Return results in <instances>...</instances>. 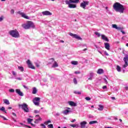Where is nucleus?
Instances as JSON below:
<instances>
[{
    "instance_id": "0e129e2a",
    "label": "nucleus",
    "mask_w": 128,
    "mask_h": 128,
    "mask_svg": "<svg viewBox=\"0 0 128 128\" xmlns=\"http://www.w3.org/2000/svg\"><path fill=\"white\" fill-rule=\"evenodd\" d=\"M36 118H40V115H36L35 116Z\"/></svg>"
},
{
    "instance_id": "338daca9",
    "label": "nucleus",
    "mask_w": 128,
    "mask_h": 128,
    "mask_svg": "<svg viewBox=\"0 0 128 128\" xmlns=\"http://www.w3.org/2000/svg\"><path fill=\"white\" fill-rule=\"evenodd\" d=\"M88 50V48H84V50H83V51L84 52H86V50Z\"/></svg>"
},
{
    "instance_id": "7c9ffc66",
    "label": "nucleus",
    "mask_w": 128,
    "mask_h": 128,
    "mask_svg": "<svg viewBox=\"0 0 128 128\" xmlns=\"http://www.w3.org/2000/svg\"><path fill=\"white\" fill-rule=\"evenodd\" d=\"M74 94H82V92L74 91Z\"/></svg>"
},
{
    "instance_id": "680f3d73",
    "label": "nucleus",
    "mask_w": 128,
    "mask_h": 128,
    "mask_svg": "<svg viewBox=\"0 0 128 128\" xmlns=\"http://www.w3.org/2000/svg\"><path fill=\"white\" fill-rule=\"evenodd\" d=\"M111 98L112 100H116V98L114 97H112Z\"/></svg>"
},
{
    "instance_id": "f257e3e1",
    "label": "nucleus",
    "mask_w": 128,
    "mask_h": 128,
    "mask_svg": "<svg viewBox=\"0 0 128 128\" xmlns=\"http://www.w3.org/2000/svg\"><path fill=\"white\" fill-rule=\"evenodd\" d=\"M113 8L116 12H120V14H124V12L126 10L124 6L118 2H116L114 4Z\"/></svg>"
},
{
    "instance_id": "a878e982",
    "label": "nucleus",
    "mask_w": 128,
    "mask_h": 128,
    "mask_svg": "<svg viewBox=\"0 0 128 128\" xmlns=\"http://www.w3.org/2000/svg\"><path fill=\"white\" fill-rule=\"evenodd\" d=\"M116 70H118V72H121L122 71V68H120V66L118 65L116 66Z\"/></svg>"
},
{
    "instance_id": "72a5a7b5",
    "label": "nucleus",
    "mask_w": 128,
    "mask_h": 128,
    "mask_svg": "<svg viewBox=\"0 0 128 128\" xmlns=\"http://www.w3.org/2000/svg\"><path fill=\"white\" fill-rule=\"evenodd\" d=\"M48 128H54V125L52 124H50L48 126Z\"/></svg>"
},
{
    "instance_id": "49530a36",
    "label": "nucleus",
    "mask_w": 128,
    "mask_h": 128,
    "mask_svg": "<svg viewBox=\"0 0 128 128\" xmlns=\"http://www.w3.org/2000/svg\"><path fill=\"white\" fill-rule=\"evenodd\" d=\"M12 74L13 76H16V72H14V71H12Z\"/></svg>"
},
{
    "instance_id": "a18cd8bd",
    "label": "nucleus",
    "mask_w": 128,
    "mask_h": 128,
    "mask_svg": "<svg viewBox=\"0 0 128 128\" xmlns=\"http://www.w3.org/2000/svg\"><path fill=\"white\" fill-rule=\"evenodd\" d=\"M4 20V16L0 17V22H2Z\"/></svg>"
},
{
    "instance_id": "13d9d810",
    "label": "nucleus",
    "mask_w": 128,
    "mask_h": 128,
    "mask_svg": "<svg viewBox=\"0 0 128 128\" xmlns=\"http://www.w3.org/2000/svg\"><path fill=\"white\" fill-rule=\"evenodd\" d=\"M47 122V123L48 124H50V122H52L50 120H48L46 121Z\"/></svg>"
},
{
    "instance_id": "b1692460",
    "label": "nucleus",
    "mask_w": 128,
    "mask_h": 128,
    "mask_svg": "<svg viewBox=\"0 0 128 128\" xmlns=\"http://www.w3.org/2000/svg\"><path fill=\"white\" fill-rule=\"evenodd\" d=\"M0 110H2V112H4L5 114H6V108H4V106H2L1 108H0Z\"/></svg>"
},
{
    "instance_id": "6e6d98bb",
    "label": "nucleus",
    "mask_w": 128,
    "mask_h": 128,
    "mask_svg": "<svg viewBox=\"0 0 128 128\" xmlns=\"http://www.w3.org/2000/svg\"><path fill=\"white\" fill-rule=\"evenodd\" d=\"M88 80H92V77H90V78H88Z\"/></svg>"
},
{
    "instance_id": "2f4dec72",
    "label": "nucleus",
    "mask_w": 128,
    "mask_h": 128,
    "mask_svg": "<svg viewBox=\"0 0 128 128\" xmlns=\"http://www.w3.org/2000/svg\"><path fill=\"white\" fill-rule=\"evenodd\" d=\"M73 82L74 84H78V80H76V78H74L73 80Z\"/></svg>"
},
{
    "instance_id": "bb28decb",
    "label": "nucleus",
    "mask_w": 128,
    "mask_h": 128,
    "mask_svg": "<svg viewBox=\"0 0 128 128\" xmlns=\"http://www.w3.org/2000/svg\"><path fill=\"white\" fill-rule=\"evenodd\" d=\"M40 120H42V118H40V117H39V118L38 119H36L34 121V123L35 124H38V122H40Z\"/></svg>"
},
{
    "instance_id": "e2e57ef3",
    "label": "nucleus",
    "mask_w": 128,
    "mask_h": 128,
    "mask_svg": "<svg viewBox=\"0 0 128 128\" xmlns=\"http://www.w3.org/2000/svg\"><path fill=\"white\" fill-rule=\"evenodd\" d=\"M125 89L126 90H128V86L125 87Z\"/></svg>"
},
{
    "instance_id": "4d7b16f0",
    "label": "nucleus",
    "mask_w": 128,
    "mask_h": 128,
    "mask_svg": "<svg viewBox=\"0 0 128 128\" xmlns=\"http://www.w3.org/2000/svg\"><path fill=\"white\" fill-rule=\"evenodd\" d=\"M106 86H104L102 87L103 90H104V88H106Z\"/></svg>"
},
{
    "instance_id": "052dcab7",
    "label": "nucleus",
    "mask_w": 128,
    "mask_h": 128,
    "mask_svg": "<svg viewBox=\"0 0 128 128\" xmlns=\"http://www.w3.org/2000/svg\"><path fill=\"white\" fill-rule=\"evenodd\" d=\"M23 87L24 88H28V87L24 85L23 86Z\"/></svg>"
},
{
    "instance_id": "69168bd1",
    "label": "nucleus",
    "mask_w": 128,
    "mask_h": 128,
    "mask_svg": "<svg viewBox=\"0 0 128 128\" xmlns=\"http://www.w3.org/2000/svg\"><path fill=\"white\" fill-rule=\"evenodd\" d=\"M17 80H22V78H17Z\"/></svg>"
},
{
    "instance_id": "7ed1b4c3",
    "label": "nucleus",
    "mask_w": 128,
    "mask_h": 128,
    "mask_svg": "<svg viewBox=\"0 0 128 128\" xmlns=\"http://www.w3.org/2000/svg\"><path fill=\"white\" fill-rule=\"evenodd\" d=\"M22 26L24 28V30H28L30 28H35L34 24L32 21H28L26 24H22Z\"/></svg>"
},
{
    "instance_id": "f03ea898",
    "label": "nucleus",
    "mask_w": 128,
    "mask_h": 128,
    "mask_svg": "<svg viewBox=\"0 0 128 128\" xmlns=\"http://www.w3.org/2000/svg\"><path fill=\"white\" fill-rule=\"evenodd\" d=\"M65 2L66 4H68V6L70 8H76V4H78L80 0H65Z\"/></svg>"
},
{
    "instance_id": "1a4fd4ad",
    "label": "nucleus",
    "mask_w": 128,
    "mask_h": 128,
    "mask_svg": "<svg viewBox=\"0 0 128 128\" xmlns=\"http://www.w3.org/2000/svg\"><path fill=\"white\" fill-rule=\"evenodd\" d=\"M26 64L30 68H32V70H35L36 68L32 65V62H30V60H28L26 61Z\"/></svg>"
},
{
    "instance_id": "bf43d9fd",
    "label": "nucleus",
    "mask_w": 128,
    "mask_h": 128,
    "mask_svg": "<svg viewBox=\"0 0 128 128\" xmlns=\"http://www.w3.org/2000/svg\"><path fill=\"white\" fill-rule=\"evenodd\" d=\"M2 118H4V120H6V118L4 116H2Z\"/></svg>"
},
{
    "instance_id": "5fc2aeb1",
    "label": "nucleus",
    "mask_w": 128,
    "mask_h": 128,
    "mask_svg": "<svg viewBox=\"0 0 128 128\" xmlns=\"http://www.w3.org/2000/svg\"><path fill=\"white\" fill-rule=\"evenodd\" d=\"M36 66L37 68H40V64H38V63L36 64Z\"/></svg>"
},
{
    "instance_id": "864d4df0",
    "label": "nucleus",
    "mask_w": 128,
    "mask_h": 128,
    "mask_svg": "<svg viewBox=\"0 0 128 128\" xmlns=\"http://www.w3.org/2000/svg\"><path fill=\"white\" fill-rule=\"evenodd\" d=\"M104 82H105L106 83V84H108V80H106V78H104Z\"/></svg>"
},
{
    "instance_id": "f3484780",
    "label": "nucleus",
    "mask_w": 128,
    "mask_h": 128,
    "mask_svg": "<svg viewBox=\"0 0 128 128\" xmlns=\"http://www.w3.org/2000/svg\"><path fill=\"white\" fill-rule=\"evenodd\" d=\"M102 36V40H106V42H110V40H108V38L106 36L104 35H101Z\"/></svg>"
},
{
    "instance_id": "a19ab883",
    "label": "nucleus",
    "mask_w": 128,
    "mask_h": 128,
    "mask_svg": "<svg viewBox=\"0 0 128 128\" xmlns=\"http://www.w3.org/2000/svg\"><path fill=\"white\" fill-rule=\"evenodd\" d=\"M49 60H52V62H54V58H51L49 59Z\"/></svg>"
},
{
    "instance_id": "dca6fc26",
    "label": "nucleus",
    "mask_w": 128,
    "mask_h": 128,
    "mask_svg": "<svg viewBox=\"0 0 128 128\" xmlns=\"http://www.w3.org/2000/svg\"><path fill=\"white\" fill-rule=\"evenodd\" d=\"M104 46H105V48H106V50H110V44L108 43V42H106L104 43Z\"/></svg>"
},
{
    "instance_id": "0eeeda50",
    "label": "nucleus",
    "mask_w": 128,
    "mask_h": 128,
    "mask_svg": "<svg viewBox=\"0 0 128 128\" xmlns=\"http://www.w3.org/2000/svg\"><path fill=\"white\" fill-rule=\"evenodd\" d=\"M40 98L38 97H36L33 100V102L35 106H40Z\"/></svg>"
},
{
    "instance_id": "cd10ccee",
    "label": "nucleus",
    "mask_w": 128,
    "mask_h": 128,
    "mask_svg": "<svg viewBox=\"0 0 128 128\" xmlns=\"http://www.w3.org/2000/svg\"><path fill=\"white\" fill-rule=\"evenodd\" d=\"M18 68L20 70V72H24V69L22 66H18Z\"/></svg>"
},
{
    "instance_id": "9d476101",
    "label": "nucleus",
    "mask_w": 128,
    "mask_h": 128,
    "mask_svg": "<svg viewBox=\"0 0 128 128\" xmlns=\"http://www.w3.org/2000/svg\"><path fill=\"white\" fill-rule=\"evenodd\" d=\"M123 60H124L125 64L123 66V67L124 68H126V66H128V56H126V57H124L123 59Z\"/></svg>"
},
{
    "instance_id": "ea45409f",
    "label": "nucleus",
    "mask_w": 128,
    "mask_h": 128,
    "mask_svg": "<svg viewBox=\"0 0 128 128\" xmlns=\"http://www.w3.org/2000/svg\"><path fill=\"white\" fill-rule=\"evenodd\" d=\"M40 126H42L43 128H46V125L44 124H40Z\"/></svg>"
},
{
    "instance_id": "4468645a",
    "label": "nucleus",
    "mask_w": 128,
    "mask_h": 128,
    "mask_svg": "<svg viewBox=\"0 0 128 128\" xmlns=\"http://www.w3.org/2000/svg\"><path fill=\"white\" fill-rule=\"evenodd\" d=\"M16 94H19L20 96H24V94H22V92H20V90L16 89Z\"/></svg>"
},
{
    "instance_id": "39448f33",
    "label": "nucleus",
    "mask_w": 128,
    "mask_h": 128,
    "mask_svg": "<svg viewBox=\"0 0 128 128\" xmlns=\"http://www.w3.org/2000/svg\"><path fill=\"white\" fill-rule=\"evenodd\" d=\"M18 106L20 108H22V110H24L25 112H30V110L28 109V106L26 103H24L22 104H19Z\"/></svg>"
},
{
    "instance_id": "e433bc0d",
    "label": "nucleus",
    "mask_w": 128,
    "mask_h": 128,
    "mask_svg": "<svg viewBox=\"0 0 128 128\" xmlns=\"http://www.w3.org/2000/svg\"><path fill=\"white\" fill-rule=\"evenodd\" d=\"M10 92H14V90L11 88L9 90Z\"/></svg>"
},
{
    "instance_id": "c85d7f7f",
    "label": "nucleus",
    "mask_w": 128,
    "mask_h": 128,
    "mask_svg": "<svg viewBox=\"0 0 128 128\" xmlns=\"http://www.w3.org/2000/svg\"><path fill=\"white\" fill-rule=\"evenodd\" d=\"M98 124V121H91L89 122L90 124Z\"/></svg>"
},
{
    "instance_id": "c756f323",
    "label": "nucleus",
    "mask_w": 128,
    "mask_h": 128,
    "mask_svg": "<svg viewBox=\"0 0 128 128\" xmlns=\"http://www.w3.org/2000/svg\"><path fill=\"white\" fill-rule=\"evenodd\" d=\"M112 28L116 30V28H118V26L116 24H112Z\"/></svg>"
},
{
    "instance_id": "5701e85b",
    "label": "nucleus",
    "mask_w": 128,
    "mask_h": 128,
    "mask_svg": "<svg viewBox=\"0 0 128 128\" xmlns=\"http://www.w3.org/2000/svg\"><path fill=\"white\" fill-rule=\"evenodd\" d=\"M70 110H66L63 112V114H68V112H70Z\"/></svg>"
},
{
    "instance_id": "8fccbe9b",
    "label": "nucleus",
    "mask_w": 128,
    "mask_h": 128,
    "mask_svg": "<svg viewBox=\"0 0 128 128\" xmlns=\"http://www.w3.org/2000/svg\"><path fill=\"white\" fill-rule=\"evenodd\" d=\"M76 119H74V120H71L70 122H76Z\"/></svg>"
},
{
    "instance_id": "9b49d317",
    "label": "nucleus",
    "mask_w": 128,
    "mask_h": 128,
    "mask_svg": "<svg viewBox=\"0 0 128 128\" xmlns=\"http://www.w3.org/2000/svg\"><path fill=\"white\" fill-rule=\"evenodd\" d=\"M70 36H72V38H76V40H82V38L78 36V34H74L72 33H70Z\"/></svg>"
},
{
    "instance_id": "3c124183",
    "label": "nucleus",
    "mask_w": 128,
    "mask_h": 128,
    "mask_svg": "<svg viewBox=\"0 0 128 128\" xmlns=\"http://www.w3.org/2000/svg\"><path fill=\"white\" fill-rule=\"evenodd\" d=\"M12 116H16V113H14V112H12Z\"/></svg>"
},
{
    "instance_id": "c9c22d12",
    "label": "nucleus",
    "mask_w": 128,
    "mask_h": 128,
    "mask_svg": "<svg viewBox=\"0 0 128 128\" xmlns=\"http://www.w3.org/2000/svg\"><path fill=\"white\" fill-rule=\"evenodd\" d=\"M124 28H122V27H117L116 30H123Z\"/></svg>"
},
{
    "instance_id": "6e6552de",
    "label": "nucleus",
    "mask_w": 128,
    "mask_h": 128,
    "mask_svg": "<svg viewBox=\"0 0 128 128\" xmlns=\"http://www.w3.org/2000/svg\"><path fill=\"white\" fill-rule=\"evenodd\" d=\"M17 14H20V16H22V18H26V20H30V17L28 16H26V14L21 12L20 11H18Z\"/></svg>"
},
{
    "instance_id": "f704fd0d",
    "label": "nucleus",
    "mask_w": 128,
    "mask_h": 128,
    "mask_svg": "<svg viewBox=\"0 0 128 128\" xmlns=\"http://www.w3.org/2000/svg\"><path fill=\"white\" fill-rule=\"evenodd\" d=\"M94 34H96V36H98V38L100 36V34L98 33V32H95Z\"/></svg>"
},
{
    "instance_id": "774afa93",
    "label": "nucleus",
    "mask_w": 128,
    "mask_h": 128,
    "mask_svg": "<svg viewBox=\"0 0 128 128\" xmlns=\"http://www.w3.org/2000/svg\"><path fill=\"white\" fill-rule=\"evenodd\" d=\"M12 107H8V110H12Z\"/></svg>"
},
{
    "instance_id": "412c9836",
    "label": "nucleus",
    "mask_w": 128,
    "mask_h": 128,
    "mask_svg": "<svg viewBox=\"0 0 128 128\" xmlns=\"http://www.w3.org/2000/svg\"><path fill=\"white\" fill-rule=\"evenodd\" d=\"M58 63L54 61V64L52 66V68H58Z\"/></svg>"
},
{
    "instance_id": "37998d69",
    "label": "nucleus",
    "mask_w": 128,
    "mask_h": 128,
    "mask_svg": "<svg viewBox=\"0 0 128 128\" xmlns=\"http://www.w3.org/2000/svg\"><path fill=\"white\" fill-rule=\"evenodd\" d=\"M10 13L12 14H14V10L12 9L11 10Z\"/></svg>"
},
{
    "instance_id": "393cba45",
    "label": "nucleus",
    "mask_w": 128,
    "mask_h": 128,
    "mask_svg": "<svg viewBox=\"0 0 128 128\" xmlns=\"http://www.w3.org/2000/svg\"><path fill=\"white\" fill-rule=\"evenodd\" d=\"M36 92H37L36 88L34 87L33 88L32 94H36Z\"/></svg>"
},
{
    "instance_id": "473e14b6",
    "label": "nucleus",
    "mask_w": 128,
    "mask_h": 128,
    "mask_svg": "<svg viewBox=\"0 0 128 128\" xmlns=\"http://www.w3.org/2000/svg\"><path fill=\"white\" fill-rule=\"evenodd\" d=\"M32 120H33L32 119L28 118V124H30V122H32Z\"/></svg>"
},
{
    "instance_id": "f8f14e48",
    "label": "nucleus",
    "mask_w": 128,
    "mask_h": 128,
    "mask_svg": "<svg viewBox=\"0 0 128 128\" xmlns=\"http://www.w3.org/2000/svg\"><path fill=\"white\" fill-rule=\"evenodd\" d=\"M88 122L86 121L82 122L80 123V126L81 128H88V127L86 126V124H87Z\"/></svg>"
},
{
    "instance_id": "423d86ee",
    "label": "nucleus",
    "mask_w": 128,
    "mask_h": 128,
    "mask_svg": "<svg viewBox=\"0 0 128 128\" xmlns=\"http://www.w3.org/2000/svg\"><path fill=\"white\" fill-rule=\"evenodd\" d=\"M88 4H90V2L83 0V2H81L80 6L84 10L86 9V6H88Z\"/></svg>"
},
{
    "instance_id": "ddd939ff",
    "label": "nucleus",
    "mask_w": 128,
    "mask_h": 128,
    "mask_svg": "<svg viewBox=\"0 0 128 128\" xmlns=\"http://www.w3.org/2000/svg\"><path fill=\"white\" fill-rule=\"evenodd\" d=\"M42 14H44V16H52V12H50V11L42 12Z\"/></svg>"
},
{
    "instance_id": "4be33fe9",
    "label": "nucleus",
    "mask_w": 128,
    "mask_h": 128,
    "mask_svg": "<svg viewBox=\"0 0 128 128\" xmlns=\"http://www.w3.org/2000/svg\"><path fill=\"white\" fill-rule=\"evenodd\" d=\"M71 64H74V66H76V65L78 64V61L73 60V61L71 62Z\"/></svg>"
},
{
    "instance_id": "a211bd4d",
    "label": "nucleus",
    "mask_w": 128,
    "mask_h": 128,
    "mask_svg": "<svg viewBox=\"0 0 128 128\" xmlns=\"http://www.w3.org/2000/svg\"><path fill=\"white\" fill-rule=\"evenodd\" d=\"M97 74H104V70L102 68L98 69L97 71Z\"/></svg>"
},
{
    "instance_id": "c03bdc74",
    "label": "nucleus",
    "mask_w": 128,
    "mask_h": 128,
    "mask_svg": "<svg viewBox=\"0 0 128 128\" xmlns=\"http://www.w3.org/2000/svg\"><path fill=\"white\" fill-rule=\"evenodd\" d=\"M34 112L35 114H38V112H40V111L38 110H34Z\"/></svg>"
},
{
    "instance_id": "79ce46f5",
    "label": "nucleus",
    "mask_w": 128,
    "mask_h": 128,
    "mask_svg": "<svg viewBox=\"0 0 128 128\" xmlns=\"http://www.w3.org/2000/svg\"><path fill=\"white\" fill-rule=\"evenodd\" d=\"M70 126H72V128H76V124H70Z\"/></svg>"
},
{
    "instance_id": "aec40b11",
    "label": "nucleus",
    "mask_w": 128,
    "mask_h": 128,
    "mask_svg": "<svg viewBox=\"0 0 128 128\" xmlns=\"http://www.w3.org/2000/svg\"><path fill=\"white\" fill-rule=\"evenodd\" d=\"M3 102L5 104L8 106L10 104V101L8 99H4Z\"/></svg>"
},
{
    "instance_id": "2eb2a0df",
    "label": "nucleus",
    "mask_w": 128,
    "mask_h": 128,
    "mask_svg": "<svg viewBox=\"0 0 128 128\" xmlns=\"http://www.w3.org/2000/svg\"><path fill=\"white\" fill-rule=\"evenodd\" d=\"M68 104L70 106H76V103L72 102V101H70L68 102Z\"/></svg>"
},
{
    "instance_id": "4c0bfd02",
    "label": "nucleus",
    "mask_w": 128,
    "mask_h": 128,
    "mask_svg": "<svg viewBox=\"0 0 128 128\" xmlns=\"http://www.w3.org/2000/svg\"><path fill=\"white\" fill-rule=\"evenodd\" d=\"M85 100H90L91 98L90 97H86L85 98Z\"/></svg>"
},
{
    "instance_id": "de8ad7c7",
    "label": "nucleus",
    "mask_w": 128,
    "mask_h": 128,
    "mask_svg": "<svg viewBox=\"0 0 128 128\" xmlns=\"http://www.w3.org/2000/svg\"><path fill=\"white\" fill-rule=\"evenodd\" d=\"M120 32H122V34H126V32L124 30H122L120 31Z\"/></svg>"
},
{
    "instance_id": "20e7f679",
    "label": "nucleus",
    "mask_w": 128,
    "mask_h": 128,
    "mask_svg": "<svg viewBox=\"0 0 128 128\" xmlns=\"http://www.w3.org/2000/svg\"><path fill=\"white\" fill-rule=\"evenodd\" d=\"M9 34L12 36V38H18L20 36V33L16 30H10L9 32Z\"/></svg>"
},
{
    "instance_id": "09e8293b",
    "label": "nucleus",
    "mask_w": 128,
    "mask_h": 128,
    "mask_svg": "<svg viewBox=\"0 0 128 128\" xmlns=\"http://www.w3.org/2000/svg\"><path fill=\"white\" fill-rule=\"evenodd\" d=\"M94 76V74L92 73H90V77L92 78Z\"/></svg>"
},
{
    "instance_id": "603ef678",
    "label": "nucleus",
    "mask_w": 128,
    "mask_h": 128,
    "mask_svg": "<svg viewBox=\"0 0 128 128\" xmlns=\"http://www.w3.org/2000/svg\"><path fill=\"white\" fill-rule=\"evenodd\" d=\"M44 124H46V126H48V122H47V121H46V122H44Z\"/></svg>"
},
{
    "instance_id": "58836bf2",
    "label": "nucleus",
    "mask_w": 128,
    "mask_h": 128,
    "mask_svg": "<svg viewBox=\"0 0 128 128\" xmlns=\"http://www.w3.org/2000/svg\"><path fill=\"white\" fill-rule=\"evenodd\" d=\"M74 74H80V71H76L74 72Z\"/></svg>"
},
{
    "instance_id": "6ab92c4d",
    "label": "nucleus",
    "mask_w": 128,
    "mask_h": 128,
    "mask_svg": "<svg viewBox=\"0 0 128 128\" xmlns=\"http://www.w3.org/2000/svg\"><path fill=\"white\" fill-rule=\"evenodd\" d=\"M98 106H99V108H98V110H100V112H102V110H104V106L102 104H99Z\"/></svg>"
}]
</instances>
